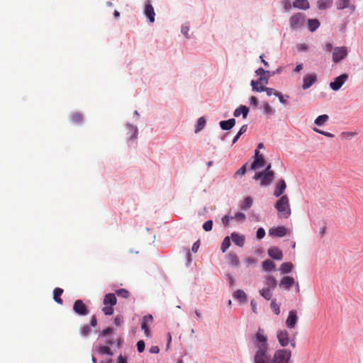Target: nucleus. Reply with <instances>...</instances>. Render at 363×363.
Segmentation results:
<instances>
[{"instance_id":"nucleus-1","label":"nucleus","mask_w":363,"mask_h":363,"mask_svg":"<svg viewBox=\"0 0 363 363\" xmlns=\"http://www.w3.org/2000/svg\"><path fill=\"white\" fill-rule=\"evenodd\" d=\"M274 207L280 218H288L291 213L289 200L286 195L281 196L275 203Z\"/></svg>"},{"instance_id":"nucleus-2","label":"nucleus","mask_w":363,"mask_h":363,"mask_svg":"<svg viewBox=\"0 0 363 363\" xmlns=\"http://www.w3.org/2000/svg\"><path fill=\"white\" fill-rule=\"evenodd\" d=\"M117 298L115 294L109 293L105 295L104 298V307L102 308L105 315H111L113 313V306L116 304Z\"/></svg>"},{"instance_id":"nucleus-3","label":"nucleus","mask_w":363,"mask_h":363,"mask_svg":"<svg viewBox=\"0 0 363 363\" xmlns=\"http://www.w3.org/2000/svg\"><path fill=\"white\" fill-rule=\"evenodd\" d=\"M306 21V15L298 12L291 16L289 18L290 27L292 30H296L303 26Z\"/></svg>"},{"instance_id":"nucleus-4","label":"nucleus","mask_w":363,"mask_h":363,"mask_svg":"<svg viewBox=\"0 0 363 363\" xmlns=\"http://www.w3.org/2000/svg\"><path fill=\"white\" fill-rule=\"evenodd\" d=\"M291 353L287 350H277L272 359L273 363H289L291 358Z\"/></svg>"},{"instance_id":"nucleus-5","label":"nucleus","mask_w":363,"mask_h":363,"mask_svg":"<svg viewBox=\"0 0 363 363\" xmlns=\"http://www.w3.org/2000/svg\"><path fill=\"white\" fill-rule=\"evenodd\" d=\"M349 74L347 73H343L338 77H336L333 82H331L329 84L330 88L334 91H339L343 84L348 80Z\"/></svg>"},{"instance_id":"nucleus-6","label":"nucleus","mask_w":363,"mask_h":363,"mask_svg":"<svg viewBox=\"0 0 363 363\" xmlns=\"http://www.w3.org/2000/svg\"><path fill=\"white\" fill-rule=\"evenodd\" d=\"M267 350L257 349L254 357V363H273L272 359L267 354Z\"/></svg>"},{"instance_id":"nucleus-7","label":"nucleus","mask_w":363,"mask_h":363,"mask_svg":"<svg viewBox=\"0 0 363 363\" xmlns=\"http://www.w3.org/2000/svg\"><path fill=\"white\" fill-rule=\"evenodd\" d=\"M348 54L347 48L345 46L335 47L333 52V62L338 63L344 60Z\"/></svg>"},{"instance_id":"nucleus-8","label":"nucleus","mask_w":363,"mask_h":363,"mask_svg":"<svg viewBox=\"0 0 363 363\" xmlns=\"http://www.w3.org/2000/svg\"><path fill=\"white\" fill-rule=\"evenodd\" d=\"M73 310L76 314L80 316H86L89 315V310L85 303L80 299L74 301Z\"/></svg>"},{"instance_id":"nucleus-9","label":"nucleus","mask_w":363,"mask_h":363,"mask_svg":"<svg viewBox=\"0 0 363 363\" xmlns=\"http://www.w3.org/2000/svg\"><path fill=\"white\" fill-rule=\"evenodd\" d=\"M255 346L257 349H268L267 337L264 335L263 330H259L256 334Z\"/></svg>"},{"instance_id":"nucleus-10","label":"nucleus","mask_w":363,"mask_h":363,"mask_svg":"<svg viewBox=\"0 0 363 363\" xmlns=\"http://www.w3.org/2000/svg\"><path fill=\"white\" fill-rule=\"evenodd\" d=\"M317 82V75L315 73L306 75L303 78L302 89L306 90Z\"/></svg>"},{"instance_id":"nucleus-11","label":"nucleus","mask_w":363,"mask_h":363,"mask_svg":"<svg viewBox=\"0 0 363 363\" xmlns=\"http://www.w3.org/2000/svg\"><path fill=\"white\" fill-rule=\"evenodd\" d=\"M144 14L148 19V21L150 23H154L155 21V13L154 11V8L152 5L150 3V0H147L145 3V9H144Z\"/></svg>"},{"instance_id":"nucleus-12","label":"nucleus","mask_w":363,"mask_h":363,"mask_svg":"<svg viewBox=\"0 0 363 363\" xmlns=\"http://www.w3.org/2000/svg\"><path fill=\"white\" fill-rule=\"evenodd\" d=\"M287 230L284 226L272 228L269 230V235L272 237L282 238L286 235Z\"/></svg>"},{"instance_id":"nucleus-13","label":"nucleus","mask_w":363,"mask_h":363,"mask_svg":"<svg viewBox=\"0 0 363 363\" xmlns=\"http://www.w3.org/2000/svg\"><path fill=\"white\" fill-rule=\"evenodd\" d=\"M294 279L289 276H284L281 279L279 286L281 289L289 290L294 284Z\"/></svg>"},{"instance_id":"nucleus-14","label":"nucleus","mask_w":363,"mask_h":363,"mask_svg":"<svg viewBox=\"0 0 363 363\" xmlns=\"http://www.w3.org/2000/svg\"><path fill=\"white\" fill-rule=\"evenodd\" d=\"M268 255L274 260H281L283 258V253L278 247H271L267 250Z\"/></svg>"},{"instance_id":"nucleus-15","label":"nucleus","mask_w":363,"mask_h":363,"mask_svg":"<svg viewBox=\"0 0 363 363\" xmlns=\"http://www.w3.org/2000/svg\"><path fill=\"white\" fill-rule=\"evenodd\" d=\"M277 339L282 347H286L289 343V334L285 330H280L277 331Z\"/></svg>"},{"instance_id":"nucleus-16","label":"nucleus","mask_w":363,"mask_h":363,"mask_svg":"<svg viewBox=\"0 0 363 363\" xmlns=\"http://www.w3.org/2000/svg\"><path fill=\"white\" fill-rule=\"evenodd\" d=\"M230 238L233 242L238 247H242L245 241V238L243 235L239 234L236 232H233L230 235Z\"/></svg>"},{"instance_id":"nucleus-17","label":"nucleus","mask_w":363,"mask_h":363,"mask_svg":"<svg viewBox=\"0 0 363 363\" xmlns=\"http://www.w3.org/2000/svg\"><path fill=\"white\" fill-rule=\"evenodd\" d=\"M250 109L245 105H240L233 112L234 117H239L242 115L243 118H246L249 113Z\"/></svg>"},{"instance_id":"nucleus-18","label":"nucleus","mask_w":363,"mask_h":363,"mask_svg":"<svg viewBox=\"0 0 363 363\" xmlns=\"http://www.w3.org/2000/svg\"><path fill=\"white\" fill-rule=\"evenodd\" d=\"M286 184L284 179H280L276 186L274 191V196L276 197L281 196L284 191L286 190Z\"/></svg>"},{"instance_id":"nucleus-19","label":"nucleus","mask_w":363,"mask_h":363,"mask_svg":"<svg viewBox=\"0 0 363 363\" xmlns=\"http://www.w3.org/2000/svg\"><path fill=\"white\" fill-rule=\"evenodd\" d=\"M274 178V172H263V177L262 179L260 182V185L263 186H267L271 184L272 182L273 181Z\"/></svg>"},{"instance_id":"nucleus-20","label":"nucleus","mask_w":363,"mask_h":363,"mask_svg":"<svg viewBox=\"0 0 363 363\" xmlns=\"http://www.w3.org/2000/svg\"><path fill=\"white\" fill-rule=\"evenodd\" d=\"M125 127L128 130V134H130V136L128 138V141L129 142L130 140H136L138 138V129L137 126L128 123H126Z\"/></svg>"},{"instance_id":"nucleus-21","label":"nucleus","mask_w":363,"mask_h":363,"mask_svg":"<svg viewBox=\"0 0 363 363\" xmlns=\"http://www.w3.org/2000/svg\"><path fill=\"white\" fill-rule=\"evenodd\" d=\"M235 125V119L230 118L225 121H221L219 123L220 128L223 130H230Z\"/></svg>"},{"instance_id":"nucleus-22","label":"nucleus","mask_w":363,"mask_h":363,"mask_svg":"<svg viewBox=\"0 0 363 363\" xmlns=\"http://www.w3.org/2000/svg\"><path fill=\"white\" fill-rule=\"evenodd\" d=\"M293 7L301 10H307L310 8L308 0H295L293 2Z\"/></svg>"},{"instance_id":"nucleus-23","label":"nucleus","mask_w":363,"mask_h":363,"mask_svg":"<svg viewBox=\"0 0 363 363\" xmlns=\"http://www.w3.org/2000/svg\"><path fill=\"white\" fill-rule=\"evenodd\" d=\"M308 29L310 32H315L320 27V22L316 18H308L307 20Z\"/></svg>"},{"instance_id":"nucleus-24","label":"nucleus","mask_w":363,"mask_h":363,"mask_svg":"<svg viewBox=\"0 0 363 363\" xmlns=\"http://www.w3.org/2000/svg\"><path fill=\"white\" fill-rule=\"evenodd\" d=\"M233 298L240 303H245L247 301V295L244 291L238 289L233 293Z\"/></svg>"},{"instance_id":"nucleus-25","label":"nucleus","mask_w":363,"mask_h":363,"mask_svg":"<svg viewBox=\"0 0 363 363\" xmlns=\"http://www.w3.org/2000/svg\"><path fill=\"white\" fill-rule=\"evenodd\" d=\"M333 3V0H318L317 7L319 10H326L330 9Z\"/></svg>"},{"instance_id":"nucleus-26","label":"nucleus","mask_w":363,"mask_h":363,"mask_svg":"<svg viewBox=\"0 0 363 363\" xmlns=\"http://www.w3.org/2000/svg\"><path fill=\"white\" fill-rule=\"evenodd\" d=\"M265 160L263 156L259 157L254 158L253 162L250 165V169L255 170L258 168H261L264 165Z\"/></svg>"},{"instance_id":"nucleus-27","label":"nucleus","mask_w":363,"mask_h":363,"mask_svg":"<svg viewBox=\"0 0 363 363\" xmlns=\"http://www.w3.org/2000/svg\"><path fill=\"white\" fill-rule=\"evenodd\" d=\"M293 268L294 264L291 262H284L280 265L279 271L282 274H286L290 273Z\"/></svg>"},{"instance_id":"nucleus-28","label":"nucleus","mask_w":363,"mask_h":363,"mask_svg":"<svg viewBox=\"0 0 363 363\" xmlns=\"http://www.w3.org/2000/svg\"><path fill=\"white\" fill-rule=\"evenodd\" d=\"M262 269L264 272H272L275 270L276 265L270 259H266L262 263Z\"/></svg>"},{"instance_id":"nucleus-29","label":"nucleus","mask_w":363,"mask_h":363,"mask_svg":"<svg viewBox=\"0 0 363 363\" xmlns=\"http://www.w3.org/2000/svg\"><path fill=\"white\" fill-rule=\"evenodd\" d=\"M253 203V199L251 196H247L240 204V208L242 211H247L250 208Z\"/></svg>"},{"instance_id":"nucleus-30","label":"nucleus","mask_w":363,"mask_h":363,"mask_svg":"<svg viewBox=\"0 0 363 363\" xmlns=\"http://www.w3.org/2000/svg\"><path fill=\"white\" fill-rule=\"evenodd\" d=\"M262 83H264V78L262 77H259L257 80H252L250 82L252 90L256 92H262V90H260V86H259Z\"/></svg>"},{"instance_id":"nucleus-31","label":"nucleus","mask_w":363,"mask_h":363,"mask_svg":"<svg viewBox=\"0 0 363 363\" xmlns=\"http://www.w3.org/2000/svg\"><path fill=\"white\" fill-rule=\"evenodd\" d=\"M63 293V289L61 288H55L53 290V299L55 301L59 304H62V299L61 298V296Z\"/></svg>"},{"instance_id":"nucleus-32","label":"nucleus","mask_w":363,"mask_h":363,"mask_svg":"<svg viewBox=\"0 0 363 363\" xmlns=\"http://www.w3.org/2000/svg\"><path fill=\"white\" fill-rule=\"evenodd\" d=\"M206 121L204 117H200L199 118H198L196 124L195 125L194 132L197 133L200 132L201 130H203L206 125Z\"/></svg>"},{"instance_id":"nucleus-33","label":"nucleus","mask_w":363,"mask_h":363,"mask_svg":"<svg viewBox=\"0 0 363 363\" xmlns=\"http://www.w3.org/2000/svg\"><path fill=\"white\" fill-rule=\"evenodd\" d=\"M265 284L267 286V288H269V289H274L277 286V280L272 276L266 277Z\"/></svg>"},{"instance_id":"nucleus-34","label":"nucleus","mask_w":363,"mask_h":363,"mask_svg":"<svg viewBox=\"0 0 363 363\" xmlns=\"http://www.w3.org/2000/svg\"><path fill=\"white\" fill-rule=\"evenodd\" d=\"M329 119V116L326 114H323L318 116L314 121V123L318 126L323 125Z\"/></svg>"},{"instance_id":"nucleus-35","label":"nucleus","mask_w":363,"mask_h":363,"mask_svg":"<svg viewBox=\"0 0 363 363\" xmlns=\"http://www.w3.org/2000/svg\"><path fill=\"white\" fill-rule=\"evenodd\" d=\"M247 130V125L245 124L241 126L238 133L235 135V137L233 139L232 143L233 145L235 144L240 138V137L245 133Z\"/></svg>"},{"instance_id":"nucleus-36","label":"nucleus","mask_w":363,"mask_h":363,"mask_svg":"<svg viewBox=\"0 0 363 363\" xmlns=\"http://www.w3.org/2000/svg\"><path fill=\"white\" fill-rule=\"evenodd\" d=\"M260 295L266 300H270L272 297V292L269 288L264 287L259 291Z\"/></svg>"},{"instance_id":"nucleus-37","label":"nucleus","mask_w":363,"mask_h":363,"mask_svg":"<svg viewBox=\"0 0 363 363\" xmlns=\"http://www.w3.org/2000/svg\"><path fill=\"white\" fill-rule=\"evenodd\" d=\"M230 246V240L228 236H226L222 241L220 250L222 252H225Z\"/></svg>"},{"instance_id":"nucleus-38","label":"nucleus","mask_w":363,"mask_h":363,"mask_svg":"<svg viewBox=\"0 0 363 363\" xmlns=\"http://www.w3.org/2000/svg\"><path fill=\"white\" fill-rule=\"evenodd\" d=\"M256 75L259 77L264 78V84H267V70H264L263 68L259 67L255 71Z\"/></svg>"},{"instance_id":"nucleus-39","label":"nucleus","mask_w":363,"mask_h":363,"mask_svg":"<svg viewBox=\"0 0 363 363\" xmlns=\"http://www.w3.org/2000/svg\"><path fill=\"white\" fill-rule=\"evenodd\" d=\"M228 259H229L230 264H232L233 266L237 267L239 265V263H240L239 259L235 254L230 253L228 255Z\"/></svg>"},{"instance_id":"nucleus-40","label":"nucleus","mask_w":363,"mask_h":363,"mask_svg":"<svg viewBox=\"0 0 363 363\" xmlns=\"http://www.w3.org/2000/svg\"><path fill=\"white\" fill-rule=\"evenodd\" d=\"M260 90H262V92L265 91L268 96H271L272 95L276 96L278 92V91L274 89L267 87L265 86H260Z\"/></svg>"},{"instance_id":"nucleus-41","label":"nucleus","mask_w":363,"mask_h":363,"mask_svg":"<svg viewBox=\"0 0 363 363\" xmlns=\"http://www.w3.org/2000/svg\"><path fill=\"white\" fill-rule=\"evenodd\" d=\"M350 2V0H337L336 1V6L337 10H343L345 9H347V6H348V4Z\"/></svg>"},{"instance_id":"nucleus-42","label":"nucleus","mask_w":363,"mask_h":363,"mask_svg":"<svg viewBox=\"0 0 363 363\" xmlns=\"http://www.w3.org/2000/svg\"><path fill=\"white\" fill-rule=\"evenodd\" d=\"M264 113L267 115H273L275 111L271 107L268 102H264L263 105Z\"/></svg>"},{"instance_id":"nucleus-43","label":"nucleus","mask_w":363,"mask_h":363,"mask_svg":"<svg viewBox=\"0 0 363 363\" xmlns=\"http://www.w3.org/2000/svg\"><path fill=\"white\" fill-rule=\"evenodd\" d=\"M270 306H271V308L273 311L274 313L276 315H279V313H280V306H279V304L276 303L275 300H274V301H272L271 302Z\"/></svg>"},{"instance_id":"nucleus-44","label":"nucleus","mask_w":363,"mask_h":363,"mask_svg":"<svg viewBox=\"0 0 363 363\" xmlns=\"http://www.w3.org/2000/svg\"><path fill=\"white\" fill-rule=\"evenodd\" d=\"M116 294L118 296H120V297H122V298H128L129 296V295H130V293L125 289H117L116 291Z\"/></svg>"},{"instance_id":"nucleus-45","label":"nucleus","mask_w":363,"mask_h":363,"mask_svg":"<svg viewBox=\"0 0 363 363\" xmlns=\"http://www.w3.org/2000/svg\"><path fill=\"white\" fill-rule=\"evenodd\" d=\"M83 119L82 115L80 113L76 112L72 115V121L73 123H80Z\"/></svg>"},{"instance_id":"nucleus-46","label":"nucleus","mask_w":363,"mask_h":363,"mask_svg":"<svg viewBox=\"0 0 363 363\" xmlns=\"http://www.w3.org/2000/svg\"><path fill=\"white\" fill-rule=\"evenodd\" d=\"M141 328L143 330H144V333L146 335V337H150L151 336V332L150 330L146 323L145 320H143L141 323Z\"/></svg>"},{"instance_id":"nucleus-47","label":"nucleus","mask_w":363,"mask_h":363,"mask_svg":"<svg viewBox=\"0 0 363 363\" xmlns=\"http://www.w3.org/2000/svg\"><path fill=\"white\" fill-rule=\"evenodd\" d=\"M189 26L188 24H184L182 26L181 32L185 36L186 38L189 39Z\"/></svg>"},{"instance_id":"nucleus-48","label":"nucleus","mask_w":363,"mask_h":363,"mask_svg":"<svg viewBox=\"0 0 363 363\" xmlns=\"http://www.w3.org/2000/svg\"><path fill=\"white\" fill-rule=\"evenodd\" d=\"M203 229L206 231V232H208V231H211L213 228V220H208L207 221H206L203 224Z\"/></svg>"},{"instance_id":"nucleus-49","label":"nucleus","mask_w":363,"mask_h":363,"mask_svg":"<svg viewBox=\"0 0 363 363\" xmlns=\"http://www.w3.org/2000/svg\"><path fill=\"white\" fill-rule=\"evenodd\" d=\"M282 70V68L280 67H278L277 69L274 70V71H269V70H267V82L269 81V79L271 77H273L277 74H279Z\"/></svg>"},{"instance_id":"nucleus-50","label":"nucleus","mask_w":363,"mask_h":363,"mask_svg":"<svg viewBox=\"0 0 363 363\" xmlns=\"http://www.w3.org/2000/svg\"><path fill=\"white\" fill-rule=\"evenodd\" d=\"M236 220L239 222H244L246 220V216L245 213L242 212H238L235 213V216H233Z\"/></svg>"},{"instance_id":"nucleus-51","label":"nucleus","mask_w":363,"mask_h":363,"mask_svg":"<svg viewBox=\"0 0 363 363\" xmlns=\"http://www.w3.org/2000/svg\"><path fill=\"white\" fill-rule=\"evenodd\" d=\"M247 163H245V164H243L236 172H235V175L236 176H243L244 174H245L246 173V171H247Z\"/></svg>"},{"instance_id":"nucleus-52","label":"nucleus","mask_w":363,"mask_h":363,"mask_svg":"<svg viewBox=\"0 0 363 363\" xmlns=\"http://www.w3.org/2000/svg\"><path fill=\"white\" fill-rule=\"evenodd\" d=\"M265 236V230L263 228L260 227L256 232V237L257 239L261 240Z\"/></svg>"},{"instance_id":"nucleus-53","label":"nucleus","mask_w":363,"mask_h":363,"mask_svg":"<svg viewBox=\"0 0 363 363\" xmlns=\"http://www.w3.org/2000/svg\"><path fill=\"white\" fill-rule=\"evenodd\" d=\"M91 330V328L90 325H84L82 328L81 334L84 336H86L90 333Z\"/></svg>"},{"instance_id":"nucleus-54","label":"nucleus","mask_w":363,"mask_h":363,"mask_svg":"<svg viewBox=\"0 0 363 363\" xmlns=\"http://www.w3.org/2000/svg\"><path fill=\"white\" fill-rule=\"evenodd\" d=\"M313 130L320 135H325L328 138H333L335 135L329 132H326V131H324V130H321L320 129H318L316 128H315L313 129Z\"/></svg>"},{"instance_id":"nucleus-55","label":"nucleus","mask_w":363,"mask_h":363,"mask_svg":"<svg viewBox=\"0 0 363 363\" xmlns=\"http://www.w3.org/2000/svg\"><path fill=\"white\" fill-rule=\"evenodd\" d=\"M233 218H234L233 216H227V215L223 216V218L221 219L223 225L225 227L228 226L230 220H233Z\"/></svg>"},{"instance_id":"nucleus-56","label":"nucleus","mask_w":363,"mask_h":363,"mask_svg":"<svg viewBox=\"0 0 363 363\" xmlns=\"http://www.w3.org/2000/svg\"><path fill=\"white\" fill-rule=\"evenodd\" d=\"M297 319H286V325L288 328H294L296 325Z\"/></svg>"},{"instance_id":"nucleus-57","label":"nucleus","mask_w":363,"mask_h":363,"mask_svg":"<svg viewBox=\"0 0 363 363\" xmlns=\"http://www.w3.org/2000/svg\"><path fill=\"white\" fill-rule=\"evenodd\" d=\"M282 5L286 11H289L291 9V4L290 0H283Z\"/></svg>"},{"instance_id":"nucleus-58","label":"nucleus","mask_w":363,"mask_h":363,"mask_svg":"<svg viewBox=\"0 0 363 363\" xmlns=\"http://www.w3.org/2000/svg\"><path fill=\"white\" fill-rule=\"evenodd\" d=\"M99 353L111 354V349L107 346H102L99 348Z\"/></svg>"},{"instance_id":"nucleus-59","label":"nucleus","mask_w":363,"mask_h":363,"mask_svg":"<svg viewBox=\"0 0 363 363\" xmlns=\"http://www.w3.org/2000/svg\"><path fill=\"white\" fill-rule=\"evenodd\" d=\"M276 96L279 98V101L281 104L285 105L287 104V101L285 99L284 96L281 92L278 91L277 93Z\"/></svg>"},{"instance_id":"nucleus-60","label":"nucleus","mask_w":363,"mask_h":363,"mask_svg":"<svg viewBox=\"0 0 363 363\" xmlns=\"http://www.w3.org/2000/svg\"><path fill=\"white\" fill-rule=\"evenodd\" d=\"M145 342L143 340H140L137 343V348L139 352H143L145 350Z\"/></svg>"},{"instance_id":"nucleus-61","label":"nucleus","mask_w":363,"mask_h":363,"mask_svg":"<svg viewBox=\"0 0 363 363\" xmlns=\"http://www.w3.org/2000/svg\"><path fill=\"white\" fill-rule=\"evenodd\" d=\"M296 48L300 52H304L308 50V47L306 43H300L296 45Z\"/></svg>"},{"instance_id":"nucleus-62","label":"nucleus","mask_w":363,"mask_h":363,"mask_svg":"<svg viewBox=\"0 0 363 363\" xmlns=\"http://www.w3.org/2000/svg\"><path fill=\"white\" fill-rule=\"evenodd\" d=\"M186 266H189L190 264L192 262V259H191V252L189 250H186Z\"/></svg>"},{"instance_id":"nucleus-63","label":"nucleus","mask_w":363,"mask_h":363,"mask_svg":"<svg viewBox=\"0 0 363 363\" xmlns=\"http://www.w3.org/2000/svg\"><path fill=\"white\" fill-rule=\"evenodd\" d=\"M250 104L254 107H257L258 105V99L257 97L252 96L250 98Z\"/></svg>"},{"instance_id":"nucleus-64","label":"nucleus","mask_w":363,"mask_h":363,"mask_svg":"<svg viewBox=\"0 0 363 363\" xmlns=\"http://www.w3.org/2000/svg\"><path fill=\"white\" fill-rule=\"evenodd\" d=\"M199 246H200V241L199 240H198L197 241H196L192 247H191V251L194 253L197 252L199 248Z\"/></svg>"}]
</instances>
